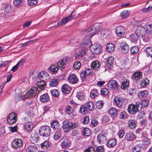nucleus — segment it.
Returning a JSON list of instances; mask_svg holds the SVG:
<instances>
[{"instance_id": "17", "label": "nucleus", "mask_w": 152, "mask_h": 152, "mask_svg": "<svg viewBox=\"0 0 152 152\" xmlns=\"http://www.w3.org/2000/svg\"><path fill=\"white\" fill-rule=\"evenodd\" d=\"M61 89L63 93L67 94L70 92L71 88L70 87L68 86L66 84H64L62 86Z\"/></svg>"}, {"instance_id": "42", "label": "nucleus", "mask_w": 152, "mask_h": 152, "mask_svg": "<svg viewBox=\"0 0 152 152\" xmlns=\"http://www.w3.org/2000/svg\"><path fill=\"white\" fill-rule=\"evenodd\" d=\"M33 124L31 122H28L26 123L25 125V128L28 131L30 130L33 127Z\"/></svg>"}, {"instance_id": "22", "label": "nucleus", "mask_w": 152, "mask_h": 152, "mask_svg": "<svg viewBox=\"0 0 152 152\" xmlns=\"http://www.w3.org/2000/svg\"><path fill=\"white\" fill-rule=\"evenodd\" d=\"M37 148L35 145L29 146L26 150V152H37Z\"/></svg>"}, {"instance_id": "16", "label": "nucleus", "mask_w": 152, "mask_h": 152, "mask_svg": "<svg viewBox=\"0 0 152 152\" xmlns=\"http://www.w3.org/2000/svg\"><path fill=\"white\" fill-rule=\"evenodd\" d=\"M97 140L101 144L105 143L107 141V138L102 133L99 134L97 136Z\"/></svg>"}, {"instance_id": "39", "label": "nucleus", "mask_w": 152, "mask_h": 152, "mask_svg": "<svg viewBox=\"0 0 152 152\" xmlns=\"http://www.w3.org/2000/svg\"><path fill=\"white\" fill-rule=\"evenodd\" d=\"M133 76L134 79L138 80L142 77L141 73L140 72H135L133 74Z\"/></svg>"}, {"instance_id": "35", "label": "nucleus", "mask_w": 152, "mask_h": 152, "mask_svg": "<svg viewBox=\"0 0 152 152\" xmlns=\"http://www.w3.org/2000/svg\"><path fill=\"white\" fill-rule=\"evenodd\" d=\"M58 80L57 78L52 79L49 83L51 87L56 86L58 85Z\"/></svg>"}, {"instance_id": "45", "label": "nucleus", "mask_w": 152, "mask_h": 152, "mask_svg": "<svg viewBox=\"0 0 152 152\" xmlns=\"http://www.w3.org/2000/svg\"><path fill=\"white\" fill-rule=\"evenodd\" d=\"M80 111L81 113L84 115L87 113V108L84 105H82L80 108Z\"/></svg>"}, {"instance_id": "11", "label": "nucleus", "mask_w": 152, "mask_h": 152, "mask_svg": "<svg viewBox=\"0 0 152 152\" xmlns=\"http://www.w3.org/2000/svg\"><path fill=\"white\" fill-rule=\"evenodd\" d=\"M107 87L109 89L113 88L116 90L118 89L117 82L115 80H110L107 83Z\"/></svg>"}, {"instance_id": "27", "label": "nucleus", "mask_w": 152, "mask_h": 152, "mask_svg": "<svg viewBox=\"0 0 152 152\" xmlns=\"http://www.w3.org/2000/svg\"><path fill=\"white\" fill-rule=\"evenodd\" d=\"M129 83L127 79H124L121 84V88L124 90L127 89L129 87Z\"/></svg>"}, {"instance_id": "13", "label": "nucleus", "mask_w": 152, "mask_h": 152, "mask_svg": "<svg viewBox=\"0 0 152 152\" xmlns=\"http://www.w3.org/2000/svg\"><path fill=\"white\" fill-rule=\"evenodd\" d=\"M115 31L118 37H121L125 34V30L123 26H120L116 28Z\"/></svg>"}, {"instance_id": "58", "label": "nucleus", "mask_w": 152, "mask_h": 152, "mask_svg": "<svg viewBox=\"0 0 152 152\" xmlns=\"http://www.w3.org/2000/svg\"><path fill=\"white\" fill-rule=\"evenodd\" d=\"M28 4L30 6L35 5L37 3V0H28Z\"/></svg>"}, {"instance_id": "47", "label": "nucleus", "mask_w": 152, "mask_h": 152, "mask_svg": "<svg viewBox=\"0 0 152 152\" xmlns=\"http://www.w3.org/2000/svg\"><path fill=\"white\" fill-rule=\"evenodd\" d=\"M91 133V131L88 128H86L84 129H83V134L86 136H89Z\"/></svg>"}, {"instance_id": "51", "label": "nucleus", "mask_w": 152, "mask_h": 152, "mask_svg": "<svg viewBox=\"0 0 152 152\" xmlns=\"http://www.w3.org/2000/svg\"><path fill=\"white\" fill-rule=\"evenodd\" d=\"M77 97L80 100H83L84 98L83 94L80 92H79L77 93Z\"/></svg>"}, {"instance_id": "3", "label": "nucleus", "mask_w": 152, "mask_h": 152, "mask_svg": "<svg viewBox=\"0 0 152 152\" xmlns=\"http://www.w3.org/2000/svg\"><path fill=\"white\" fill-rule=\"evenodd\" d=\"M77 126V124L70 122L67 120L64 121L63 123V128L64 131L65 132H67L69 130L72 129Z\"/></svg>"}, {"instance_id": "56", "label": "nucleus", "mask_w": 152, "mask_h": 152, "mask_svg": "<svg viewBox=\"0 0 152 152\" xmlns=\"http://www.w3.org/2000/svg\"><path fill=\"white\" fill-rule=\"evenodd\" d=\"M146 30L149 34H152V24L147 25L146 27Z\"/></svg>"}, {"instance_id": "31", "label": "nucleus", "mask_w": 152, "mask_h": 152, "mask_svg": "<svg viewBox=\"0 0 152 152\" xmlns=\"http://www.w3.org/2000/svg\"><path fill=\"white\" fill-rule=\"evenodd\" d=\"M114 49V45L112 43H108L106 45L107 50L109 52H113Z\"/></svg>"}, {"instance_id": "50", "label": "nucleus", "mask_w": 152, "mask_h": 152, "mask_svg": "<svg viewBox=\"0 0 152 152\" xmlns=\"http://www.w3.org/2000/svg\"><path fill=\"white\" fill-rule=\"evenodd\" d=\"M38 40V39H37L28 41V42L25 43L21 44V46L23 47L24 46H26L28 45H29L30 44H32V43H34L36 41Z\"/></svg>"}, {"instance_id": "49", "label": "nucleus", "mask_w": 152, "mask_h": 152, "mask_svg": "<svg viewBox=\"0 0 152 152\" xmlns=\"http://www.w3.org/2000/svg\"><path fill=\"white\" fill-rule=\"evenodd\" d=\"M138 51V48L137 46H134L131 48L130 49V52L132 53L135 54Z\"/></svg>"}, {"instance_id": "23", "label": "nucleus", "mask_w": 152, "mask_h": 152, "mask_svg": "<svg viewBox=\"0 0 152 152\" xmlns=\"http://www.w3.org/2000/svg\"><path fill=\"white\" fill-rule=\"evenodd\" d=\"M114 58L111 56L109 58L107 61L106 65L108 68L111 69L113 66Z\"/></svg>"}, {"instance_id": "52", "label": "nucleus", "mask_w": 152, "mask_h": 152, "mask_svg": "<svg viewBox=\"0 0 152 152\" xmlns=\"http://www.w3.org/2000/svg\"><path fill=\"white\" fill-rule=\"evenodd\" d=\"M101 93L102 94L106 95L109 94V91L106 88H103L101 89Z\"/></svg>"}, {"instance_id": "24", "label": "nucleus", "mask_w": 152, "mask_h": 152, "mask_svg": "<svg viewBox=\"0 0 152 152\" xmlns=\"http://www.w3.org/2000/svg\"><path fill=\"white\" fill-rule=\"evenodd\" d=\"M50 99L49 95L47 94H44L40 96V100L42 102H46Z\"/></svg>"}, {"instance_id": "18", "label": "nucleus", "mask_w": 152, "mask_h": 152, "mask_svg": "<svg viewBox=\"0 0 152 152\" xmlns=\"http://www.w3.org/2000/svg\"><path fill=\"white\" fill-rule=\"evenodd\" d=\"M139 36L136 33L132 34L129 36V38L131 41L134 43H136L137 42H139Z\"/></svg>"}, {"instance_id": "32", "label": "nucleus", "mask_w": 152, "mask_h": 152, "mask_svg": "<svg viewBox=\"0 0 152 152\" xmlns=\"http://www.w3.org/2000/svg\"><path fill=\"white\" fill-rule=\"evenodd\" d=\"M59 126V124L58 121H54L51 123V127L53 129H57Z\"/></svg>"}, {"instance_id": "1", "label": "nucleus", "mask_w": 152, "mask_h": 152, "mask_svg": "<svg viewBox=\"0 0 152 152\" xmlns=\"http://www.w3.org/2000/svg\"><path fill=\"white\" fill-rule=\"evenodd\" d=\"M81 47L86 48H89L91 52L96 54L99 53L101 51L100 45L97 44L92 45L91 40L89 39H85L82 42Z\"/></svg>"}, {"instance_id": "43", "label": "nucleus", "mask_w": 152, "mask_h": 152, "mask_svg": "<svg viewBox=\"0 0 152 152\" xmlns=\"http://www.w3.org/2000/svg\"><path fill=\"white\" fill-rule=\"evenodd\" d=\"M148 80L147 78L142 80L140 83V88H143L145 87L148 84Z\"/></svg>"}, {"instance_id": "5", "label": "nucleus", "mask_w": 152, "mask_h": 152, "mask_svg": "<svg viewBox=\"0 0 152 152\" xmlns=\"http://www.w3.org/2000/svg\"><path fill=\"white\" fill-rule=\"evenodd\" d=\"M61 146L62 148L67 149L69 148L71 145L70 140L66 137H63L61 140Z\"/></svg>"}, {"instance_id": "28", "label": "nucleus", "mask_w": 152, "mask_h": 152, "mask_svg": "<svg viewBox=\"0 0 152 152\" xmlns=\"http://www.w3.org/2000/svg\"><path fill=\"white\" fill-rule=\"evenodd\" d=\"M99 94L97 90L96 89H93L91 92L90 96L92 98H94L97 97Z\"/></svg>"}, {"instance_id": "41", "label": "nucleus", "mask_w": 152, "mask_h": 152, "mask_svg": "<svg viewBox=\"0 0 152 152\" xmlns=\"http://www.w3.org/2000/svg\"><path fill=\"white\" fill-rule=\"evenodd\" d=\"M50 145L48 142L45 141L41 144V146L43 149L46 150L50 146Z\"/></svg>"}, {"instance_id": "64", "label": "nucleus", "mask_w": 152, "mask_h": 152, "mask_svg": "<svg viewBox=\"0 0 152 152\" xmlns=\"http://www.w3.org/2000/svg\"><path fill=\"white\" fill-rule=\"evenodd\" d=\"M95 149L93 147H88L84 151V152H94Z\"/></svg>"}, {"instance_id": "10", "label": "nucleus", "mask_w": 152, "mask_h": 152, "mask_svg": "<svg viewBox=\"0 0 152 152\" xmlns=\"http://www.w3.org/2000/svg\"><path fill=\"white\" fill-rule=\"evenodd\" d=\"M22 145V141L19 139H15L12 142V147L15 148H20Z\"/></svg>"}, {"instance_id": "36", "label": "nucleus", "mask_w": 152, "mask_h": 152, "mask_svg": "<svg viewBox=\"0 0 152 152\" xmlns=\"http://www.w3.org/2000/svg\"><path fill=\"white\" fill-rule=\"evenodd\" d=\"M121 48L122 50L123 51L124 53L127 52L129 49L128 45L124 43L122 44V45L121 46Z\"/></svg>"}, {"instance_id": "7", "label": "nucleus", "mask_w": 152, "mask_h": 152, "mask_svg": "<svg viewBox=\"0 0 152 152\" xmlns=\"http://www.w3.org/2000/svg\"><path fill=\"white\" fill-rule=\"evenodd\" d=\"M75 15V12H72L70 16L63 18L61 20V22L60 23V25H61V26L65 25L66 23L72 20L73 18Z\"/></svg>"}, {"instance_id": "4", "label": "nucleus", "mask_w": 152, "mask_h": 152, "mask_svg": "<svg viewBox=\"0 0 152 152\" xmlns=\"http://www.w3.org/2000/svg\"><path fill=\"white\" fill-rule=\"evenodd\" d=\"M39 132L40 135L44 137H48L49 136L50 133V128L47 126H41L40 128Z\"/></svg>"}, {"instance_id": "57", "label": "nucleus", "mask_w": 152, "mask_h": 152, "mask_svg": "<svg viewBox=\"0 0 152 152\" xmlns=\"http://www.w3.org/2000/svg\"><path fill=\"white\" fill-rule=\"evenodd\" d=\"M81 64L79 61H76L75 63L74 67L75 69H79L80 67Z\"/></svg>"}, {"instance_id": "12", "label": "nucleus", "mask_w": 152, "mask_h": 152, "mask_svg": "<svg viewBox=\"0 0 152 152\" xmlns=\"http://www.w3.org/2000/svg\"><path fill=\"white\" fill-rule=\"evenodd\" d=\"M70 60V58L68 57H66L61 61L60 62L58 63V66L60 68H63L65 67V63H68Z\"/></svg>"}, {"instance_id": "21", "label": "nucleus", "mask_w": 152, "mask_h": 152, "mask_svg": "<svg viewBox=\"0 0 152 152\" xmlns=\"http://www.w3.org/2000/svg\"><path fill=\"white\" fill-rule=\"evenodd\" d=\"M114 101L115 104L119 107H121L123 104L122 99L119 97H115L114 99Z\"/></svg>"}, {"instance_id": "15", "label": "nucleus", "mask_w": 152, "mask_h": 152, "mask_svg": "<svg viewBox=\"0 0 152 152\" xmlns=\"http://www.w3.org/2000/svg\"><path fill=\"white\" fill-rule=\"evenodd\" d=\"M138 109H137L135 106L134 104H130L128 107V111L129 113L131 114H134L138 111Z\"/></svg>"}, {"instance_id": "34", "label": "nucleus", "mask_w": 152, "mask_h": 152, "mask_svg": "<svg viewBox=\"0 0 152 152\" xmlns=\"http://www.w3.org/2000/svg\"><path fill=\"white\" fill-rule=\"evenodd\" d=\"M109 113L112 117H115L116 115L117 110L115 108H111L109 111Z\"/></svg>"}, {"instance_id": "55", "label": "nucleus", "mask_w": 152, "mask_h": 152, "mask_svg": "<svg viewBox=\"0 0 152 152\" xmlns=\"http://www.w3.org/2000/svg\"><path fill=\"white\" fill-rule=\"evenodd\" d=\"M51 94L53 96L55 97L58 96L59 94V92L57 90L54 89L51 91Z\"/></svg>"}, {"instance_id": "60", "label": "nucleus", "mask_w": 152, "mask_h": 152, "mask_svg": "<svg viewBox=\"0 0 152 152\" xmlns=\"http://www.w3.org/2000/svg\"><path fill=\"white\" fill-rule=\"evenodd\" d=\"M148 100H142L141 102V105L143 107H146L148 105Z\"/></svg>"}, {"instance_id": "9", "label": "nucleus", "mask_w": 152, "mask_h": 152, "mask_svg": "<svg viewBox=\"0 0 152 152\" xmlns=\"http://www.w3.org/2000/svg\"><path fill=\"white\" fill-rule=\"evenodd\" d=\"M67 81L71 83L75 84L77 83L78 79L76 75L74 74H72L68 76Z\"/></svg>"}, {"instance_id": "48", "label": "nucleus", "mask_w": 152, "mask_h": 152, "mask_svg": "<svg viewBox=\"0 0 152 152\" xmlns=\"http://www.w3.org/2000/svg\"><path fill=\"white\" fill-rule=\"evenodd\" d=\"M96 108L100 109L102 107L103 103L102 101H99L96 102Z\"/></svg>"}, {"instance_id": "61", "label": "nucleus", "mask_w": 152, "mask_h": 152, "mask_svg": "<svg viewBox=\"0 0 152 152\" xmlns=\"http://www.w3.org/2000/svg\"><path fill=\"white\" fill-rule=\"evenodd\" d=\"M104 148L103 146H100L97 147L95 151V152H104Z\"/></svg>"}, {"instance_id": "2", "label": "nucleus", "mask_w": 152, "mask_h": 152, "mask_svg": "<svg viewBox=\"0 0 152 152\" xmlns=\"http://www.w3.org/2000/svg\"><path fill=\"white\" fill-rule=\"evenodd\" d=\"M99 27V25L98 23H95L88 29L82 31V34H85L88 37L91 38L98 32Z\"/></svg>"}, {"instance_id": "38", "label": "nucleus", "mask_w": 152, "mask_h": 152, "mask_svg": "<svg viewBox=\"0 0 152 152\" xmlns=\"http://www.w3.org/2000/svg\"><path fill=\"white\" fill-rule=\"evenodd\" d=\"M129 126L132 129H134L136 126V124L134 120L131 119L129 121Z\"/></svg>"}, {"instance_id": "59", "label": "nucleus", "mask_w": 152, "mask_h": 152, "mask_svg": "<svg viewBox=\"0 0 152 152\" xmlns=\"http://www.w3.org/2000/svg\"><path fill=\"white\" fill-rule=\"evenodd\" d=\"M66 112L69 114L72 113L73 111L72 108L69 105L66 106Z\"/></svg>"}, {"instance_id": "53", "label": "nucleus", "mask_w": 152, "mask_h": 152, "mask_svg": "<svg viewBox=\"0 0 152 152\" xmlns=\"http://www.w3.org/2000/svg\"><path fill=\"white\" fill-rule=\"evenodd\" d=\"M152 10V6H149L147 8H144L142 11L145 13H147Z\"/></svg>"}, {"instance_id": "6", "label": "nucleus", "mask_w": 152, "mask_h": 152, "mask_svg": "<svg viewBox=\"0 0 152 152\" xmlns=\"http://www.w3.org/2000/svg\"><path fill=\"white\" fill-rule=\"evenodd\" d=\"M94 74L93 71L90 69H87L83 70L80 73V77L82 80H85L87 75H92Z\"/></svg>"}, {"instance_id": "26", "label": "nucleus", "mask_w": 152, "mask_h": 152, "mask_svg": "<svg viewBox=\"0 0 152 152\" xmlns=\"http://www.w3.org/2000/svg\"><path fill=\"white\" fill-rule=\"evenodd\" d=\"M91 66L92 69L98 71L100 66L99 63L98 61H94L91 63Z\"/></svg>"}, {"instance_id": "63", "label": "nucleus", "mask_w": 152, "mask_h": 152, "mask_svg": "<svg viewBox=\"0 0 152 152\" xmlns=\"http://www.w3.org/2000/svg\"><path fill=\"white\" fill-rule=\"evenodd\" d=\"M4 10L7 13H10L12 11L11 7L10 5L6 6L5 7Z\"/></svg>"}, {"instance_id": "40", "label": "nucleus", "mask_w": 152, "mask_h": 152, "mask_svg": "<svg viewBox=\"0 0 152 152\" xmlns=\"http://www.w3.org/2000/svg\"><path fill=\"white\" fill-rule=\"evenodd\" d=\"M148 94L147 91L145 90L140 91L138 94V95L140 97L144 98L148 96Z\"/></svg>"}, {"instance_id": "30", "label": "nucleus", "mask_w": 152, "mask_h": 152, "mask_svg": "<svg viewBox=\"0 0 152 152\" xmlns=\"http://www.w3.org/2000/svg\"><path fill=\"white\" fill-rule=\"evenodd\" d=\"M59 67L58 65H52L49 68V70L52 72L54 73L57 72L58 70ZM59 68H60L59 67Z\"/></svg>"}, {"instance_id": "8", "label": "nucleus", "mask_w": 152, "mask_h": 152, "mask_svg": "<svg viewBox=\"0 0 152 152\" xmlns=\"http://www.w3.org/2000/svg\"><path fill=\"white\" fill-rule=\"evenodd\" d=\"M17 119L16 114L12 113L8 115L7 118V121L9 124H12L15 122Z\"/></svg>"}, {"instance_id": "19", "label": "nucleus", "mask_w": 152, "mask_h": 152, "mask_svg": "<svg viewBox=\"0 0 152 152\" xmlns=\"http://www.w3.org/2000/svg\"><path fill=\"white\" fill-rule=\"evenodd\" d=\"M135 139V135L132 133H126L125 135V139L127 141H131Z\"/></svg>"}, {"instance_id": "46", "label": "nucleus", "mask_w": 152, "mask_h": 152, "mask_svg": "<svg viewBox=\"0 0 152 152\" xmlns=\"http://www.w3.org/2000/svg\"><path fill=\"white\" fill-rule=\"evenodd\" d=\"M145 51L151 57H152V47H148L145 48Z\"/></svg>"}, {"instance_id": "44", "label": "nucleus", "mask_w": 152, "mask_h": 152, "mask_svg": "<svg viewBox=\"0 0 152 152\" xmlns=\"http://www.w3.org/2000/svg\"><path fill=\"white\" fill-rule=\"evenodd\" d=\"M129 15V13L128 10H125L122 11L120 14V16L123 18H127Z\"/></svg>"}, {"instance_id": "20", "label": "nucleus", "mask_w": 152, "mask_h": 152, "mask_svg": "<svg viewBox=\"0 0 152 152\" xmlns=\"http://www.w3.org/2000/svg\"><path fill=\"white\" fill-rule=\"evenodd\" d=\"M37 81L36 85L38 88L41 90H44V88L46 87V85L45 81L43 80L40 81L39 80Z\"/></svg>"}, {"instance_id": "29", "label": "nucleus", "mask_w": 152, "mask_h": 152, "mask_svg": "<svg viewBox=\"0 0 152 152\" xmlns=\"http://www.w3.org/2000/svg\"><path fill=\"white\" fill-rule=\"evenodd\" d=\"M44 72H43L42 71L38 73V74H37V76L35 75V77H34V80L35 81H38L39 79L42 80L43 75H44Z\"/></svg>"}, {"instance_id": "54", "label": "nucleus", "mask_w": 152, "mask_h": 152, "mask_svg": "<svg viewBox=\"0 0 152 152\" xmlns=\"http://www.w3.org/2000/svg\"><path fill=\"white\" fill-rule=\"evenodd\" d=\"M49 75L48 73L47 72H44V75H43V78L42 79V80L44 81H46L49 79Z\"/></svg>"}, {"instance_id": "37", "label": "nucleus", "mask_w": 152, "mask_h": 152, "mask_svg": "<svg viewBox=\"0 0 152 152\" xmlns=\"http://www.w3.org/2000/svg\"><path fill=\"white\" fill-rule=\"evenodd\" d=\"M89 110L92 111L94 108V105L93 103L91 102H87L85 106Z\"/></svg>"}, {"instance_id": "33", "label": "nucleus", "mask_w": 152, "mask_h": 152, "mask_svg": "<svg viewBox=\"0 0 152 152\" xmlns=\"http://www.w3.org/2000/svg\"><path fill=\"white\" fill-rule=\"evenodd\" d=\"M61 132L60 131H57L55 134L53 136L54 139L55 140H57L59 139L61 137Z\"/></svg>"}, {"instance_id": "62", "label": "nucleus", "mask_w": 152, "mask_h": 152, "mask_svg": "<svg viewBox=\"0 0 152 152\" xmlns=\"http://www.w3.org/2000/svg\"><path fill=\"white\" fill-rule=\"evenodd\" d=\"M22 0H14L13 4L15 6H17L20 4L22 2Z\"/></svg>"}, {"instance_id": "14", "label": "nucleus", "mask_w": 152, "mask_h": 152, "mask_svg": "<svg viewBox=\"0 0 152 152\" xmlns=\"http://www.w3.org/2000/svg\"><path fill=\"white\" fill-rule=\"evenodd\" d=\"M39 139V137L35 131L32 132L31 135L30 140L33 143L36 142Z\"/></svg>"}, {"instance_id": "25", "label": "nucleus", "mask_w": 152, "mask_h": 152, "mask_svg": "<svg viewBox=\"0 0 152 152\" xmlns=\"http://www.w3.org/2000/svg\"><path fill=\"white\" fill-rule=\"evenodd\" d=\"M116 144V141L115 139H110L108 141L107 146L110 148L113 147Z\"/></svg>"}]
</instances>
